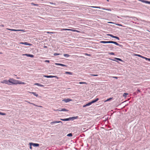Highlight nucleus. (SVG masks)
Masks as SVG:
<instances>
[{
    "instance_id": "nucleus-1",
    "label": "nucleus",
    "mask_w": 150,
    "mask_h": 150,
    "mask_svg": "<svg viewBox=\"0 0 150 150\" xmlns=\"http://www.w3.org/2000/svg\"><path fill=\"white\" fill-rule=\"evenodd\" d=\"M18 81L14 80L13 79H9V83H11L12 84H16L18 83Z\"/></svg>"
},
{
    "instance_id": "nucleus-2",
    "label": "nucleus",
    "mask_w": 150,
    "mask_h": 150,
    "mask_svg": "<svg viewBox=\"0 0 150 150\" xmlns=\"http://www.w3.org/2000/svg\"><path fill=\"white\" fill-rule=\"evenodd\" d=\"M78 117V116L76 117H70L69 118H67V121H69L70 120H74L75 119H77Z\"/></svg>"
},
{
    "instance_id": "nucleus-3",
    "label": "nucleus",
    "mask_w": 150,
    "mask_h": 150,
    "mask_svg": "<svg viewBox=\"0 0 150 150\" xmlns=\"http://www.w3.org/2000/svg\"><path fill=\"white\" fill-rule=\"evenodd\" d=\"M116 60H118L120 61H121L122 62H123V61L121 59L117 58L116 57H114V59H112V60L114 61H115L117 62H118V61H117Z\"/></svg>"
},
{
    "instance_id": "nucleus-4",
    "label": "nucleus",
    "mask_w": 150,
    "mask_h": 150,
    "mask_svg": "<svg viewBox=\"0 0 150 150\" xmlns=\"http://www.w3.org/2000/svg\"><path fill=\"white\" fill-rule=\"evenodd\" d=\"M1 83H6L9 85H10L11 84L9 83V80H5L1 82Z\"/></svg>"
},
{
    "instance_id": "nucleus-5",
    "label": "nucleus",
    "mask_w": 150,
    "mask_h": 150,
    "mask_svg": "<svg viewBox=\"0 0 150 150\" xmlns=\"http://www.w3.org/2000/svg\"><path fill=\"white\" fill-rule=\"evenodd\" d=\"M20 44H23L26 45H29V46H31L32 45V44L29 43L27 42H21L20 43Z\"/></svg>"
},
{
    "instance_id": "nucleus-6",
    "label": "nucleus",
    "mask_w": 150,
    "mask_h": 150,
    "mask_svg": "<svg viewBox=\"0 0 150 150\" xmlns=\"http://www.w3.org/2000/svg\"><path fill=\"white\" fill-rule=\"evenodd\" d=\"M61 123L62 124V122L60 121H53L50 123V124L51 125H52L53 124L55 123Z\"/></svg>"
},
{
    "instance_id": "nucleus-7",
    "label": "nucleus",
    "mask_w": 150,
    "mask_h": 150,
    "mask_svg": "<svg viewBox=\"0 0 150 150\" xmlns=\"http://www.w3.org/2000/svg\"><path fill=\"white\" fill-rule=\"evenodd\" d=\"M141 92V91H140V89H138L137 90V91L133 93V96H135L137 95L139 93V92Z\"/></svg>"
},
{
    "instance_id": "nucleus-8",
    "label": "nucleus",
    "mask_w": 150,
    "mask_h": 150,
    "mask_svg": "<svg viewBox=\"0 0 150 150\" xmlns=\"http://www.w3.org/2000/svg\"><path fill=\"white\" fill-rule=\"evenodd\" d=\"M31 145L34 147H38L39 146V144L37 143H34L31 142Z\"/></svg>"
},
{
    "instance_id": "nucleus-9",
    "label": "nucleus",
    "mask_w": 150,
    "mask_h": 150,
    "mask_svg": "<svg viewBox=\"0 0 150 150\" xmlns=\"http://www.w3.org/2000/svg\"><path fill=\"white\" fill-rule=\"evenodd\" d=\"M23 55L26 56L27 57H34V56L33 55L30 54H23Z\"/></svg>"
},
{
    "instance_id": "nucleus-10",
    "label": "nucleus",
    "mask_w": 150,
    "mask_h": 150,
    "mask_svg": "<svg viewBox=\"0 0 150 150\" xmlns=\"http://www.w3.org/2000/svg\"><path fill=\"white\" fill-rule=\"evenodd\" d=\"M99 100V99L98 98H96V99L92 100L90 102L91 103V104H92L96 102L97 101H98Z\"/></svg>"
},
{
    "instance_id": "nucleus-11",
    "label": "nucleus",
    "mask_w": 150,
    "mask_h": 150,
    "mask_svg": "<svg viewBox=\"0 0 150 150\" xmlns=\"http://www.w3.org/2000/svg\"><path fill=\"white\" fill-rule=\"evenodd\" d=\"M111 41H101L100 42V43H103L104 44L105 43H111Z\"/></svg>"
},
{
    "instance_id": "nucleus-12",
    "label": "nucleus",
    "mask_w": 150,
    "mask_h": 150,
    "mask_svg": "<svg viewBox=\"0 0 150 150\" xmlns=\"http://www.w3.org/2000/svg\"><path fill=\"white\" fill-rule=\"evenodd\" d=\"M72 100L70 98L65 99H64L63 101H64L66 103L69 102Z\"/></svg>"
},
{
    "instance_id": "nucleus-13",
    "label": "nucleus",
    "mask_w": 150,
    "mask_h": 150,
    "mask_svg": "<svg viewBox=\"0 0 150 150\" xmlns=\"http://www.w3.org/2000/svg\"><path fill=\"white\" fill-rule=\"evenodd\" d=\"M55 64L57 65L60 66H61L62 67H67V66L66 65H65L63 64H60V63H56Z\"/></svg>"
},
{
    "instance_id": "nucleus-14",
    "label": "nucleus",
    "mask_w": 150,
    "mask_h": 150,
    "mask_svg": "<svg viewBox=\"0 0 150 150\" xmlns=\"http://www.w3.org/2000/svg\"><path fill=\"white\" fill-rule=\"evenodd\" d=\"M133 55L134 56H138V57H141L142 58H143V56L141 55H140V54H133Z\"/></svg>"
},
{
    "instance_id": "nucleus-15",
    "label": "nucleus",
    "mask_w": 150,
    "mask_h": 150,
    "mask_svg": "<svg viewBox=\"0 0 150 150\" xmlns=\"http://www.w3.org/2000/svg\"><path fill=\"white\" fill-rule=\"evenodd\" d=\"M44 77H46L47 78H53V76L52 75L47 76V75H44Z\"/></svg>"
},
{
    "instance_id": "nucleus-16",
    "label": "nucleus",
    "mask_w": 150,
    "mask_h": 150,
    "mask_svg": "<svg viewBox=\"0 0 150 150\" xmlns=\"http://www.w3.org/2000/svg\"><path fill=\"white\" fill-rule=\"evenodd\" d=\"M35 85H37L38 86H41V87H44V85H42L39 83H35L34 84Z\"/></svg>"
},
{
    "instance_id": "nucleus-17",
    "label": "nucleus",
    "mask_w": 150,
    "mask_h": 150,
    "mask_svg": "<svg viewBox=\"0 0 150 150\" xmlns=\"http://www.w3.org/2000/svg\"><path fill=\"white\" fill-rule=\"evenodd\" d=\"M113 98H112H112H108L107 100H105L104 102H107L108 101H110L111 100H113Z\"/></svg>"
},
{
    "instance_id": "nucleus-18",
    "label": "nucleus",
    "mask_w": 150,
    "mask_h": 150,
    "mask_svg": "<svg viewBox=\"0 0 150 150\" xmlns=\"http://www.w3.org/2000/svg\"><path fill=\"white\" fill-rule=\"evenodd\" d=\"M65 74H68L70 75H72L73 74V73L71 72H69V71H65Z\"/></svg>"
},
{
    "instance_id": "nucleus-19",
    "label": "nucleus",
    "mask_w": 150,
    "mask_h": 150,
    "mask_svg": "<svg viewBox=\"0 0 150 150\" xmlns=\"http://www.w3.org/2000/svg\"><path fill=\"white\" fill-rule=\"evenodd\" d=\"M111 43L114 44H115V45H118H118H119V44L117 42H115V41H111Z\"/></svg>"
},
{
    "instance_id": "nucleus-20",
    "label": "nucleus",
    "mask_w": 150,
    "mask_h": 150,
    "mask_svg": "<svg viewBox=\"0 0 150 150\" xmlns=\"http://www.w3.org/2000/svg\"><path fill=\"white\" fill-rule=\"evenodd\" d=\"M70 29H67V28H62V29H61V31H62L64 30H68V31H69Z\"/></svg>"
},
{
    "instance_id": "nucleus-21",
    "label": "nucleus",
    "mask_w": 150,
    "mask_h": 150,
    "mask_svg": "<svg viewBox=\"0 0 150 150\" xmlns=\"http://www.w3.org/2000/svg\"><path fill=\"white\" fill-rule=\"evenodd\" d=\"M31 93H32L35 96L37 97L38 96V94H37L36 92H32Z\"/></svg>"
},
{
    "instance_id": "nucleus-22",
    "label": "nucleus",
    "mask_w": 150,
    "mask_h": 150,
    "mask_svg": "<svg viewBox=\"0 0 150 150\" xmlns=\"http://www.w3.org/2000/svg\"><path fill=\"white\" fill-rule=\"evenodd\" d=\"M143 58L145 59L146 60H148L149 61H150V58H147L144 56L143 57Z\"/></svg>"
},
{
    "instance_id": "nucleus-23",
    "label": "nucleus",
    "mask_w": 150,
    "mask_h": 150,
    "mask_svg": "<svg viewBox=\"0 0 150 150\" xmlns=\"http://www.w3.org/2000/svg\"><path fill=\"white\" fill-rule=\"evenodd\" d=\"M128 95V93H124L123 95V97H127V95Z\"/></svg>"
},
{
    "instance_id": "nucleus-24",
    "label": "nucleus",
    "mask_w": 150,
    "mask_h": 150,
    "mask_svg": "<svg viewBox=\"0 0 150 150\" xmlns=\"http://www.w3.org/2000/svg\"><path fill=\"white\" fill-rule=\"evenodd\" d=\"M62 111H67V112H68L69 110H68L66 109L65 108H62Z\"/></svg>"
},
{
    "instance_id": "nucleus-25",
    "label": "nucleus",
    "mask_w": 150,
    "mask_h": 150,
    "mask_svg": "<svg viewBox=\"0 0 150 150\" xmlns=\"http://www.w3.org/2000/svg\"><path fill=\"white\" fill-rule=\"evenodd\" d=\"M64 56L66 57H69L70 55L68 54H64Z\"/></svg>"
},
{
    "instance_id": "nucleus-26",
    "label": "nucleus",
    "mask_w": 150,
    "mask_h": 150,
    "mask_svg": "<svg viewBox=\"0 0 150 150\" xmlns=\"http://www.w3.org/2000/svg\"><path fill=\"white\" fill-rule=\"evenodd\" d=\"M67 136L69 137H72V134L71 133H69L67 134Z\"/></svg>"
},
{
    "instance_id": "nucleus-27",
    "label": "nucleus",
    "mask_w": 150,
    "mask_h": 150,
    "mask_svg": "<svg viewBox=\"0 0 150 150\" xmlns=\"http://www.w3.org/2000/svg\"><path fill=\"white\" fill-rule=\"evenodd\" d=\"M79 83V84H87V83L86 82H80Z\"/></svg>"
},
{
    "instance_id": "nucleus-28",
    "label": "nucleus",
    "mask_w": 150,
    "mask_h": 150,
    "mask_svg": "<svg viewBox=\"0 0 150 150\" xmlns=\"http://www.w3.org/2000/svg\"><path fill=\"white\" fill-rule=\"evenodd\" d=\"M91 7H92V8H101V7H100V6H91Z\"/></svg>"
},
{
    "instance_id": "nucleus-29",
    "label": "nucleus",
    "mask_w": 150,
    "mask_h": 150,
    "mask_svg": "<svg viewBox=\"0 0 150 150\" xmlns=\"http://www.w3.org/2000/svg\"><path fill=\"white\" fill-rule=\"evenodd\" d=\"M7 29L9 30H11L12 31H17V30H16V29H9V28H7Z\"/></svg>"
},
{
    "instance_id": "nucleus-30",
    "label": "nucleus",
    "mask_w": 150,
    "mask_h": 150,
    "mask_svg": "<svg viewBox=\"0 0 150 150\" xmlns=\"http://www.w3.org/2000/svg\"><path fill=\"white\" fill-rule=\"evenodd\" d=\"M108 53L110 55H115V53L113 52H108Z\"/></svg>"
},
{
    "instance_id": "nucleus-31",
    "label": "nucleus",
    "mask_w": 150,
    "mask_h": 150,
    "mask_svg": "<svg viewBox=\"0 0 150 150\" xmlns=\"http://www.w3.org/2000/svg\"><path fill=\"white\" fill-rule=\"evenodd\" d=\"M86 104V105L87 106H89L91 105L92 104H91V102H89L88 103H87Z\"/></svg>"
},
{
    "instance_id": "nucleus-32",
    "label": "nucleus",
    "mask_w": 150,
    "mask_h": 150,
    "mask_svg": "<svg viewBox=\"0 0 150 150\" xmlns=\"http://www.w3.org/2000/svg\"><path fill=\"white\" fill-rule=\"evenodd\" d=\"M60 54H60V53H54V56H57V55H59Z\"/></svg>"
},
{
    "instance_id": "nucleus-33",
    "label": "nucleus",
    "mask_w": 150,
    "mask_h": 150,
    "mask_svg": "<svg viewBox=\"0 0 150 150\" xmlns=\"http://www.w3.org/2000/svg\"><path fill=\"white\" fill-rule=\"evenodd\" d=\"M6 115V113H3V112H0V115Z\"/></svg>"
},
{
    "instance_id": "nucleus-34",
    "label": "nucleus",
    "mask_w": 150,
    "mask_h": 150,
    "mask_svg": "<svg viewBox=\"0 0 150 150\" xmlns=\"http://www.w3.org/2000/svg\"><path fill=\"white\" fill-rule=\"evenodd\" d=\"M60 120L63 121H67V118L64 119H61V118Z\"/></svg>"
},
{
    "instance_id": "nucleus-35",
    "label": "nucleus",
    "mask_w": 150,
    "mask_h": 150,
    "mask_svg": "<svg viewBox=\"0 0 150 150\" xmlns=\"http://www.w3.org/2000/svg\"><path fill=\"white\" fill-rule=\"evenodd\" d=\"M31 4L34 6H38V4H34V3H32Z\"/></svg>"
},
{
    "instance_id": "nucleus-36",
    "label": "nucleus",
    "mask_w": 150,
    "mask_h": 150,
    "mask_svg": "<svg viewBox=\"0 0 150 150\" xmlns=\"http://www.w3.org/2000/svg\"><path fill=\"white\" fill-rule=\"evenodd\" d=\"M29 144L30 145V149H32V145H31V144L30 143Z\"/></svg>"
},
{
    "instance_id": "nucleus-37",
    "label": "nucleus",
    "mask_w": 150,
    "mask_h": 150,
    "mask_svg": "<svg viewBox=\"0 0 150 150\" xmlns=\"http://www.w3.org/2000/svg\"><path fill=\"white\" fill-rule=\"evenodd\" d=\"M53 76L54 77H53V78L54 77H55V78H56L57 79H59V77H58L57 76Z\"/></svg>"
},
{
    "instance_id": "nucleus-38",
    "label": "nucleus",
    "mask_w": 150,
    "mask_h": 150,
    "mask_svg": "<svg viewBox=\"0 0 150 150\" xmlns=\"http://www.w3.org/2000/svg\"><path fill=\"white\" fill-rule=\"evenodd\" d=\"M91 75V76H98V74H90Z\"/></svg>"
},
{
    "instance_id": "nucleus-39",
    "label": "nucleus",
    "mask_w": 150,
    "mask_h": 150,
    "mask_svg": "<svg viewBox=\"0 0 150 150\" xmlns=\"http://www.w3.org/2000/svg\"><path fill=\"white\" fill-rule=\"evenodd\" d=\"M115 38V39H117V40H120V39L118 37H117V36H115V38Z\"/></svg>"
},
{
    "instance_id": "nucleus-40",
    "label": "nucleus",
    "mask_w": 150,
    "mask_h": 150,
    "mask_svg": "<svg viewBox=\"0 0 150 150\" xmlns=\"http://www.w3.org/2000/svg\"><path fill=\"white\" fill-rule=\"evenodd\" d=\"M62 108H59V109H57V110L59 111H62Z\"/></svg>"
},
{
    "instance_id": "nucleus-41",
    "label": "nucleus",
    "mask_w": 150,
    "mask_h": 150,
    "mask_svg": "<svg viewBox=\"0 0 150 150\" xmlns=\"http://www.w3.org/2000/svg\"><path fill=\"white\" fill-rule=\"evenodd\" d=\"M141 1H142V2L146 4V1L144 0H142Z\"/></svg>"
},
{
    "instance_id": "nucleus-42",
    "label": "nucleus",
    "mask_w": 150,
    "mask_h": 150,
    "mask_svg": "<svg viewBox=\"0 0 150 150\" xmlns=\"http://www.w3.org/2000/svg\"><path fill=\"white\" fill-rule=\"evenodd\" d=\"M119 46L121 47L122 48L123 47V46L122 45H120L119 44V45H118Z\"/></svg>"
},
{
    "instance_id": "nucleus-43",
    "label": "nucleus",
    "mask_w": 150,
    "mask_h": 150,
    "mask_svg": "<svg viewBox=\"0 0 150 150\" xmlns=\"http://www.w3.org/2000/svg\"><path fill=\"white\" fill-rule=\"evenodd\" d=\"M17 31H24V30H17Z\"/></svg>"
},
{
    "instance_id": "nucleus-44",
    "label": "nucleus",
    "mask_w": 150,
    "mask_h": 150,
    "mask_svg": "<svg viewBox=\"0 0 150 150\" xmlns=\"http://www.w3.org/2000/svg\"><path fill=\"white\" fill-rule=\"evenodd\" d=\"M69 30H70L69 31H73V32H75V31L76 30H73L72 29H69Z\"/></svg>"
},
{
    "instance_id": "nucleus-45",
    "label": "nucleus",
    "mask_w": 150,
    "mask_h": 150,
    "mask_svg": "<svg viewBox=\"0 0 150 150\" xmlns=\"http://www.w3.org/2000/svg\"><path fill=\"white\" fill-rule=\"evenodd\" d=\"M146 4H150V1H146Z\"/></svg>"
},
{
    "instance_id": "nucleus-46",
    "label": "nucleus",
    "mask_w": 150,
    "mask_h": 150,
    "mask_svg": "<svg viewBox=\"0 0 150 150\" xmlns=\"http://www.w3.org/2000/svg\"><path fill=\"white\" fill-rule=\"evenodd\" d=\"M47 33L48 34H50V33L53 34V33H54L52 32H47Z\"/></svg>"
},
{
    "instance_id": "nucleus-47",
    "label": "nucleus",
    "mask_w": 150,
    "mask_h": 150,
    "mask_svg": "<svg viewBox=\"0 0 150 150\" xmlns=\"http://www.w3.org/2000/svg\"><path fill=\"white\" fill-rule=\"evenodd\" d=\"M31 104H32V105H34V106H38V105H36V104H34V103H31Z\"/></svg>"
},
{
    "instance_id": "nucleus-48",
    "label": "nucleus",
    "mask_w": 150,
    "mask_h": 150,
    "mask_svg": "<svg viewBox=\"0 0 150 150\" xmlns=\"http://www.w3.org/2000/svg\"><path fill=\"white\" fill-rule=\"evenodd\" d=\"M112 78H115V79H117L118 78V77H116V76H112Z\"/></svg>"
},
{
    "instance_id": "nucleus-49",
    "label": "nucleus",
    "mask_w": 150,
    "mask_h": 150,
    "mask_svg": "<svg viewBox=\"0 0 150 150\" xmlns=\"http://www.w3.org/2000/svg\"><path fill=\"white\" fill-rule=\"evenodd\" d=\"M112 35V34H108L107 35L108 36H110L111 37V36Z\"/></svg>"
},
{
    "instance_id": "nucleus-50",
    "label": "nucleus",
    "mask_w": 150,
    "mask_h": 150,
    "mask_svg": "<svg viewBox=\"0 0 150 150\" xmlns=\"http://www.w3.org/2000/svg\"><path fill=\"white\" fill-rule=\"evenodd\" d=\"M45 62H48V63H49L50 62V61L49 60H45Z\"/></svg>"
},
{
    "instance_id": "nucleus-51",
    "label": "nucleus",
    "mask_w": 150,
    "mask_h": 150,
    "mask_svg": "<svg viewBox=\"0 0 150 150\" xmlns=\"http://www.w3.org/2000/svg\"><path fill=\"white\" fill-rule=\"evenodd\" d=\"M75 31L76 32H77V33H80V31L79 30H76Z\"/></svg>"
},
{
    "instance_id": "nucleus-52",
    "label": "nucleus",
    "mask_w": 150,
    "mask_h": 150,
    "mask_svg": "<svg viewBox=\"0 0 150 150\" xmlns=\"http://www.w3.org/2000/svg\"><path fill=\"white\" fill-rule=\"evenodd\" d=\"M103 9V10H108V11H110V9H106L105 8H102Z\"/></svg>"
},
{
    "instance_id": "nucleus-53",
    "label": "nucleus",
    "mask_w": 150,
    "mask_h": 150,
    "mask_svg": "<svg viewBox=\"0 0 150 150\" xmlns=\"http://www.w3.org/2000/svg\"><path fill=\"white\" fill-rule=\"evenodd\" d=\"M115 36H114L113 35H112L111 36V37L112 38H115Z\"/></svg>"
},
{
    "instance_id": "nucleus-54",
    "label": "nucleus",
    "mask_w": 150,
    "mask_h": 150,
    "mask_svg": "<svg viewBox=\"0 0 150 150\" xmlns=\"http://www.w3.org/2000/svg\"><path fill=\"white\" fill-rule=\"evenodd\" d=\"M87 107V106H86V105H84L83 106V108H85V107Z\"/></svg>"
},
{
    "instance_id": "nucleus-55",
    "label": "nucleus",
    "mask_w": 150,
    "mask_h": 150,
    "mask_svg": "<svg viewBox=\"0 0 150 150\" xmlns=\"http://www.w3.org/2000/svg\"><path fill=\"white\" fill-rule=\"evenodd\" d=\"M108 23H110L114 24V23L113 22H108Z\"/></svg>"
},
{
    "instance_id": "nucleus-56",
    "label": "nucleus",
    "mask_w": 150,
    "mask_h": 150,
    "mask_svg": "<svg viewBox=\"0 0 150 150\" xmlns=\"http://www.w3.org/2000/svg\"><path fill=\"white\" fill-rule=\"evenodd\" d=\"M113 48H114V47H110V48L111 50H112L113 49Z\"/></svg>"
},
{
    "instance_id": "nucleus-57",
    "label": "nucleus",
    "mask_w": 150,
    "mask_h": 150,
    "mask_svg": "<svg viewBox=\"0 0 150 150\" xmlns=\"http://www.w3.org/2000/svg\"><path fill=\"white\" fill-rule=\"evenodd\" d=\"M116 25H118V26H120V25H121L120 24H116Z\"/></svg>"
},
{
    "instance_id": "nucleus-58",
    "label": "nucleus",
    "mask_w": 150,
    "mask_h": 150,
    "mask_svg": "<svg viewBox=\"0 0 150 150\" xmlns=\"http://www.w3.org/2000/svg\"><path fill=\"white\" fill-rule=\"evenodd\" d=\"M43 47H44V48H47V47L46 46H44Z\"/></svg>"
},
{
    "instance_id": "nucleus-59",
    "label": "nucleus",
    "mask_w": 150,
    "mask_h": 150,
    "mask_svg": "<svg viewBox=\"0 0 150 150\" xmlns=\"http://www.w3.org/2000/svg\"><path fill=\"white\" fill-rule=\"evenodd\" d=\"M37 107H42V106H37Z\"/></svg>"
},
{
    "instance_id": "nucleus-60",
    "label": "nucleus",
    "mask_w": 150,
    "mask_h": 150,
    "mask_svg": "<svg viewBox=\"0 0 150 150\" xmlns=\"http://www.w3.org/2000/svg\"><path fill=\"white\" fill-rule=\"evenodd\" d=\"M86 54L88 56H90V54Z\"/></svg>"
},
{
    "instance_id": "nucleus-61",
    "label": "nucleus",
    "mask_w": 150,
    "mask_h": 150,
    "mask_svg": "<svg viewBox=\"0 0 150 150\" xmlns=\"http://www.w3.org/2000/svg\"><path fill=\"white\" fill-rule=\"evenodd\" d=\"M50 3L51 4H53V3H52V2H50Z\"/></svg>"
},
{
    "instance_id": "nucleus-62",
    "label": "nucleus",
    "mask_w": 150,
    "mask_h": 150,
    "mask_svg": "<svg viewBox=\"0 0 150 150\" xmlns=\"http://www.w3.org/2000/svg\"><path fill=\"white\" fill-rule=\"evenodd\" d=\"M28 103L30 104H31V103H30V102H29Z\"/></svg>"
},
{
    "instance_id": "nucleus-63",
    "label": "nucleus",
    "mask_w": 150,
    "mask_h": 150,
    "mask_svg": "<svg viewBox=\"0 0 150 150\" xmlns=\"http://www.w3.org/2000/svg\"><path fill=\"white\" fill-rule=\"evenodd\" d=\"M108 2H109V0H106Z\"/></svg>"
},
{
    "instance_id": "nucleus-64",
    "label": "nucleus",
    "mask_w": 150,
    "mask_h": 150,
    "mask_svg": "<svg viewBox=\"0 0 150 150\" xmlns=\"http://www.w3.org/2000/svg\"><path fill=\"white\" fill-rule=\"evenodd\" d=\"M22 83L24 84H25V83L23 82V83Z\"/></svg>"
}]
</instances>
